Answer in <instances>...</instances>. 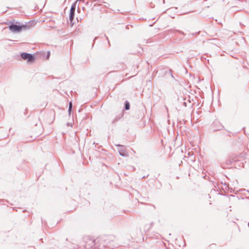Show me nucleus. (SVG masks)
Listing matches in <instances>:
<instances>
[{
	"label": "nucleus",
	"instance_id": "1",
	"mask_svg": "<svg viewBox=\"0 0 249 249\" xmlns=\"http://www.w3.org/2000/svg\"><path fill=\"white\" fill-rule=\"evenodd\" d=\"M26 25H17L15 24L11 25L9 26L10 30L13 32H20L22 29H26Z\"/></svg>",
	"mask_w": 249,
	"mask_h": 249
},
{
	"label": "nucleus",
	"instance_id": "3",
	"mask_svg": "<svg viewBox=\"0 0 249 249\" xmlns=\"http://www.w3.org/2000/svg\"><path fill=\"white\" fill-rule=\"evenodd\" d=\"M75 10V4H74L72 5L71 10H70V19L71 20V23L72 22L74 15V12Z\"/></svg>",
	"mask_w": 249,
	"mask_h": 249
},
{
	"label": "nucleus",
	"instance_id": "6",
	"mask_svg": "<svg viewBox=\"0 0 249 249\" xmlns=\"http://www.w3.org/2000/svg\"><path fill=\"white\" fill-rule=\"evenodd\" d=\"M71 108H72V103H71V102H70V104H69V112H71Z\"/></svg>",
	"mask_w": 249,
	"mask_h": 249
},
{
	"label": "nucleus",
	"instance_id": "5",
	"mask_svg": "<svg viewBox=\"0 0 249 249\" xmlns=\"http://www.w3.org/2000/svg\"><path fill=\"white\" fill-rule=\"evenodd\" d=\"M125 108L126 110H128L130 108L129 103L127 101L125 103Z\"/></svg>",
	"mask_w": 249,
	"mask_h": 249
},
{
	"label": "nucleus",
	"instance_id": "2",
	"mask_svg": "<svg viewBox=\"0 0 249 249\" xmlns=\"http://www.w3.org/2000/svg\"><path fill=\"white\" fill-rule=\"evenodd\" d=\"M21 56L24 60H27L28 62L32 63L35 61V57L31 54L23 53L21 54Z\"/></svg>",
	"mask_w": 249,
	"mask_h": 249
},
{
	"label": "nucleus",
	"instance_id": "7",
	"mask_svg": "<svg viewBox=\"0 0 249 249\" xmlns=\"http://www.w3.org/2000/svg\"><path fill=\"white\" fill-rule=\"evenodd\" d=\"M50 56V52H47V59H48Z\"/></svg>",
	"mask_w": 249,
	"mask_h": 249
},
{
	"label": "nucleus",
	"instance_id": "4",
	"mask_svg": "<svg viewBox=\"0 0 249 249\" xmlns=\"http://www.w3.org/2000/svg\"><path fill=\"white\" fill-rule=\"evenodd\" d=\"M119 151L120 154L121 156H124L126 155L125 150V149L123 147H121L119 149Z\"/></svg>",
	"mask_w": 249,
	"mask_h": 249
}]
</instances>
